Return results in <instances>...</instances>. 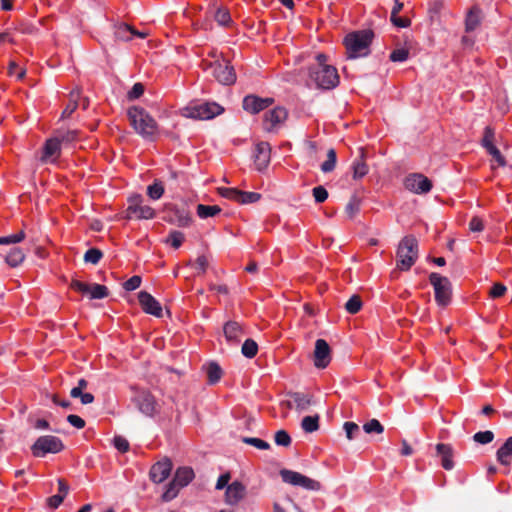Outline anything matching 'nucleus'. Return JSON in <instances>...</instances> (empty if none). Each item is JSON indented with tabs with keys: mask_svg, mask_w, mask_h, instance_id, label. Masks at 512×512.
I'll return each instance as SVG.
<instances>
[{
	"mask_svg": "<svg viewBox=\"0 0 512 512\" xmlns=\"http://www.w3.org/2000/svg\"><path fill=\"white\" fill-rule=\"evenodd\" d=\"M64 449L62 440L56 436H40L31 446L32 454L35 457H43L47 453H59Z\"/></svg>",
	"mask_w": 512,
	"mask_h": 512,
	"instance_id": "nucleus-9",
	"label": "nucleus"
},
{
	"mask_svg": "<svg viewBox=\"0 0 512 512\" xmlns=\"http://www.w3.org/2000/svg\"><path fill=\"white\" fill-rule=\"evenodd\" d=\"M67 421L77 429H83L86 425L85 421L80 416L75 414L68 415Z\"/></svg>",
	"mask_w": 512,
	"mask_h": 512,
	"instance_id": "nucleus-63",
	"label": "nucleus"
},
{
	"mask_svg": "<svg viewBox=\"0 0 512 512\" xmlns=\"http://www.w3.org/2000/svg\"><path fill=\"white\" fill-rule=\"evenodd\" d=\"M287 118V111L283 107H276L264 116L265 129L271 131L276 125L282 123Z\"/></svg>",
	"mask_w": 512,
	"mask_h": 512,
	"instance_id": "nucleus-21",
	"label": "nucleus"
},
{
	"mask_svg": "<svg viewBox=\"0 0 512 512\" xmlns=\"http://www.w3.org/2000/svg\"><path fill=\"white\" fill-rule=\"evenodd\" d=\"M373 37L374 33L372 30H360L347 34L343 41L347 59L367 56Z\"/></svg>",
	"mask_w": 512,
	"mask_h": 512,
	"instance_id": "nucleus-2",
	"label": "nucleus"
},
{
	"mask_svg": "<svg viewBox=\"0 0 512 512\" xmlns=\"http://www.w3.org/2000/svg\"><path fill=\"white\" fill-rule=\"evenodd\" d=\"M343 428L349 440L354 439L360 433V427L354 422H345Z\"/></svg>",
	"mask_w": 512,
	"mask_h": 512,
	"instance_id": "nucleus-54",
	"label": "nucleus"
},
{
	"mask_svg": "<svg viewBox=\"0 0 512 512\" xmlns=\"http://www.w3.org/2000/svg\"><path fill=\"white\" fill-rule=\"evenodd\" d=\"M430 284L434 288L435 301L439 306L445 307L451 302L452 285L450 280L436 272L429 275Z\"/></svg>",
	"mask_w": 512,
	"mask_h": 512,
	"instance_id": "nucleus-5",
	"label": "nucleus"
},
{
	"mask_svg": "<svg viewBox=\"0 0 512 512\" xmlns=\"http://www.w3.org/2000/svg\"><path fill=\"white\" fill-rule=\"evenodd\" d=\"M241 352L246 358H254L258 352V345L253 339H246L242 345Z\"/></svg>",
	"mask_w": 512,
	"mask_h": 512,
	"instance_id": "nucleus-39",
	"label": "nucleus"
},
{
	"mask_svg": "<svg viewBox=\"0 0 512 512\" xmlns=\"http://www.w3.org/2000/svg\"><path fill=\"white\" fill-rule=\"evenodd\" d=\"M331 361V349L324 339H317L314 349V365L317 368H326Z\"/></svg>",
	"mask_w": 512,
	"mask_h": 512,
	"instance_id": "nucleus-14",
	"label": "nucleus"
},
{
	"mask_svg": "<svg viewBox=\"0 0 512 512\" xmlns=\"http://www.w3.org/2000/svg\"><path fill=\"white\" fill-rule=\"evenodd\" d=\"M24 239H25V232L23 230H21L16 234L0 237V245L16 244V243L21 242Z\"/></svg>",
	"mask_w": 512,
	"mask_h": 512,
	"instance_id": "nucleus-48",
	"label": "nucleus"
},
{
	"mask_svg": "<svg viewBox=\"0 0 512 512\" xmlns=\"http://www.w3.org/2000/svg\"><path fill=\"white\" fill-rule=\"evenodd\" d=\"M261 199V194L257 192H240L239 204H250L255 203Z\"/></svg>",
	"mask_w": 512,
	"mask_h": 512,
	"instance_id": "nucleus-51",
	"label": "nucleus"
},
{
	"mask_svg": "<svg viewBox=\"0 0 512 512\" xmlns=\"http://www.w3.org/2000/svg\"><path fill=\"white\" fill-rule=\"evenodd\" d=\"M141 281L140 276L134 275L123 284V287L127 291H133L141 285Z\"/></svg>",
	"mask_w": 512,
	"mask_h": 512,
	"instance_id": "nucleus-58",
	"label": "nucleus"
},
{
	"mask_svg": "<svg viewBox=\"0 0 512 512\" xmlns=\"http://www.w3.org/2000/svg\"><path fill=\"white\" fill-rule=\"evenodd\" d=\"M240 192H241V190H239L237 188H227V187L218 188V193L222 197L229 199V200H233L237 203H239Z\"/></svg>",
	"mask_w": 512,
	"mask_h": 512,
	"instance_id": "nucleus-45",
	"label": "nucleus"
},
{
	"mask_svg": "<svg viewBox=\"0 0 512 512\" xmlns=\"http://www.w3.org/2000/svg\"><path fill=\"white\" fill-rule=\"evenodd\" d=\"M114 446L115 448L122 452V453H125L129 450V443L128 441L122 437V436H116L114 437Z\"/></svg>",
	"mask_w": 512,
	"mask_h": 512,
	"instance_id": "nucleus-60",
	"label": "nucleus"
},
{
	"mask_svg": "<svg viewBox=\"0 0 512 512\" xmlns=\"http://www.w3.org/2000/svg\"><path fill=\"white\" fill-rule=\"evenodd\" d=\"M486 151L492 156L493 160L498 164V166L503 167L506 165L504 156L496 146L488 147Z\"/></svg>",
	"mask_w": 512,
	"mask_h": 512,
	"instance_id": "nucleus-56",
	"label": "nucleus"
},
{
	"mask_svg": "<svg viewBox=\"0 0 512 512\" xmlns=\"http://www.w3.org/2000/svg\"><path fill=\"white\" fill-rule=\"evenodd\" d=\"M80 101V91L73 90L69 95V103L62 112V117H69L78 107Z\"/></svg>",
	"mask_w": 512,
	"mask_h": 512,
	"instance_id": "nucleus-29",
	"label": "nucleus"
},
{
	"mask_svg": "<svg viewBox=\"0 0 512 512\" xmlns=\"http://www.w3.org/2000/svg\"><path fill=\"white\" fill-rule=\"evenodd\" d=\"M469 229L472 232H481L484 229V224L481 218L474 216L469 222Z\"/></svg>",
	"mask_w": 512,
	"mask_h": 512,
	"instance_id": "nucleus-64",
	"label": "nucleus"
},
{
	"mask_svg": "<svg viewBox=\"0 0 512 512\" xmlns=\"http://www.w3.org/2000/svg\"><path fill=\"white\" fill-rule=\"evenodd\" d=\"M337 162L336 151L331 148L327 152V159L321 164V170L324 173H329L335 169Z\"/></svg>",
	"mask_w": 512,
	"mask_h": 512,
	"instance_id": "nucleus-36",
	"label": "nucleus"
},
{
	"mask_svg": "<svg viewBox=\"0 0 512 512\" xmlns=\"http://www.w3.org/2000/svg\"><path fill=\"white\" fill-rule=\"evenodd\" d=\"M309 77L320 89H333L339 84V75L334 66L310 67Z\"/></svg>",
	"mask_w": 512,
	"mask_h": 512,
	"instance_id": "nucleus-4",
	"label": "nucleus"
},
{
	"mask_svg": "<svg viewBox=\"0 0 512 512\" xmlns=\"http://www.w3.org/2000/svg\"><path fill=\"white\" fill-rule=\"evenodd\" d=\"M224 108L216 102H200L190 104L186 108L187 116L199 120H210L221 113Z\"/></svg>",
	"mask_w": 512,
	"mask_h": 512,
	"instance_id": "nucleus-7",
	"label": "nucleus"
},
{
	"mask_svg": "<svg viewBox=\"0 0 512 512\" xmlns=\"http://www.w3.org/2000/svg\"><path fill=\"white\" fill-rule=\"evenodd\" d=\"M288 396L293 401L294 408L299 412L307 411L311 405L315 404L313 396L308 393L289 392Z\"/></svg>",
	"mask_w": 512,
	"mask_h": 512,
	"instance_id": "nucleus-23",
	"label": "nucleus"
},
{
	"mask_svg": "<svg viewBox=\"0 0 512 512\" xmlns=\"http://www.w3.org/2000/svg\"><path fill=\"white\" fill-rule=\"evenodd\" d=\"M352 169L354 179L363 178L368 173L369 169L365 162L364 148H359V157L353 162Z\"/></svg>",
	"mask_w": 512,
	"mask_h": 512,
	"instance_id": "nucleus-26",
	"label": "nucleus"
},
{
	"mask_svg": "<svg viewBox=\"0 0 512 512\" xmlns=\"http://www.w3.org/2000/svg\"><path fill=\"white\" fill-rule=\"evenodd\" d=\"M404 186L415 194H426L432 189V182L423 174L414 173L405 178Z\"/></svg>",
	"mask_w": 512,
	"mask_h": 512,
	"instance_id": "nucleus-12",
	"label": "nucleus"
},
{
	"mask_svg": "<svg viewBox=\"0 0 512 512\" xmlns=\"http://www.w3.org/2000/svg\"><path fill=\"white\" fill-rule=\"evenodd\" d=\"M195 474L190 467H180L176 470L173 480L177 482L178 486H187L194 478Z\"/></svg>",
	"mask_w": 512,
	"mask_h": 512,
	"instance_id": "nucleus-27",
	"label": "nucleus"
},
{
	"mask_svg": "<svg viewBox=\"0 0 512 512\" xmlns=\"http://www.w3.org/2000/svg\"><path fill=\"white\" fill-rule=\"evenodd\" d=\"M319 415L305 416L301 421L302 429L307 433L315 432L319 429Z\"/></svg>",
	"mask_w": 512,
	"mask_h": 512,
	"instance_id": "nucleus-32",
	"label": "nucleus"
},
{
	"mask_svg": "<svg viewBox=\"0 0 512 512\" xmlns=\"http://www.w3.org/2000/svg\"><path fill=\"white\" fill-rule=\"evenodd\" d=\"M316 203H323L328 198V191L323 186H316L312 190Z\"/></svg>",
	"mask_w": 512,
	"mask_h": 512,
	"instance_id": "nucleus-57",
	"label": "nucleus"
},
{
	"mask_svg": "<svg viewBox=\"0 0 512 512\" xmlns=\"http://www.w3.org/2000/svg\"><path fill=\"white\" fill-rule=\"evenodd\" d=\"M138 300L145 313L151 314L155 317H162V306L150 293L147 291H140L138 293Z\"/></svg>",
	"mask_w": 512,
	"mask_h": 512,
	"instance_id": "nucleus-17",
	"label": "nucleus"
},
{
	"mask_svg": "<svg viewBox=\"0 0 512 512\" xmlns=\"http://www.w3.org/2000/svg\"><path fill=\"white\" fill-rule=\"evenodd\" d=\"M164 213L163 219L172 225L185 228L192 223L191 213L185 206L168 203L164 206Z\"/></svg>",
	"mask_w": 512,
	"mask_h": 512,
	"instance_id": "nucleus-8",
	"label": "nucleus"
},
{
	"mask_svg": "<svg viewBox=\"0 0 512 512\" xmlns=\"http://www.w3.org/2000/svg\"><path fill=\"white\" fill-rule=\"evenodd\" d=\"M409 57V50L406 48L395 49L391 52L389 59L392 62H404Z\"/></svg>",
	"mask_w": 512,
	"mask_h": 512,
	"instance_id": "nucleus-53",
	"label": "nucleus"
},
{
	"mask_svg": "<svg viewBox=\"0 0 512 512\" xmlns=\"http://www.w3.org/2000/svg\"><path fill=\"white\" fill-rule=\"evenodd\" d=\"M129 205L126 209L127 219H153L155 217V210L149 205L143 204V197L141 195H134L128 199Z\"/></svg>",
	"mask_w": 512,
	"mask_h": 512,
	"instance_id": "nucleus-11",
	"label": "nucleus"
},
{
	"mask_svg": "<svg viewBox=\"0 0 512 512\" xmlns=\"http://www.w3.org/2000/svg\"><path fill=\"white\" fill-rule=\"evenodd\" d=\"M274 441L278 446L289 447L291 445V437L285 430H278L275 433Z\"/></svg>",
	"mask_w": 512,
	"mask_h": 512,
	"instance_id": "nucleus-47",
	"label": "nucleus"
},
{
	"mask_svg": "<svg viewBox=\"0 0 512 512\" xmlns=\"http://www.w3.org/2000/svg\"><path fill=\"white\" fill-rule=\"evenodd\" d=\"M473 439L479 444H488L493 441L494 433L490 430L480 431L474 434Z\"/></svg>",
	"mask_w": 512,
	"mask_h": 512,
	"instance_id": "nucleus-52",
	"label": "nucleus"
},
{
	"mask_svg": "<svg viewBox=\"0 0 512 512\" xmlns=\"http://www.w3.org/2000/svg\"><path fill=\"white\" fill-rule=\"evenodd\" d=\"M497 461L504 466L512 463V436L507 438L504 444L496 452Z\"/></svg>",
	"mask_w": 512,
	"mask_h": 512,
	"instance_id": "nucleus-25",
	"label": "nucleus"
},
{
	"mask_svg": "<svg viewBox=\"0 0 512 512\" xmlns=\"http://www.w3.org/2000/svg\"><path fill=\"white\" fill-rule=\"evenodd\" d=\"M171 470L172 462L170 459L165 458L151 467L149 472L150 479L155 483H162L169 477Z\"/></svg>",
	"mask_w": 512,
	"mask_h": 512,
	"instance_id": "nucleus-19",
	"label": "nucleus"
},
{
	"mask_svg": "<svg viewBox=\"0 0 512 512\" xmlns=\"http://www.w3.org/2000/svg\"><path fill=\"white\" fill-rule=\"evenodd\" d=\"M134 28L128 24H121L115 29V38L120 41H130L133 38Z\"/></svg>",
	"mask_w": 512,
	"mask_h": 512,
	"instance_id": "nucleus-33",
	"label": "nucleus"
},
{
	"mask_svg": "<svg viewBox=\"0 0 512 512\" xmlns=\"http://www.w3.org/2000/svg\"><path fill=\"white\" fill-rule=\"evenodd\" d=\"M279 473L283 482L290 485L299 486L310 491H319L321 489L319 481L311 479L299 472L289 469H281Z\"/></svg>",
	"mask_w": 512,
	"mask_h": 512,
	"instance_id": "nucleus-10",
	"label": "nucleus"
},
{
	"mask_svg": "<svg viewBox=\"0 0 512 512\" xmlns=\"http://www.w3.org/2000/svg\"><path fill=\"white\" fill-rule=\"evenodd\" d=\"M396 266L402 271H408L418 259V241L412 236H405L399 243Z\"/></svg>",
	"mask_w": 512,
	"mask_h": 512,
	"instance_id": "nucleus-3",
	"label": "nucleus"
},
{
	"mask_svg": "<svg viewBox=\"0 0 512 512\" xmlns=\"http://www.w3.org/2000/svg\"><path fill=\"white\" fill-rule=\"evenodd\" d=\"M480 24V11L476 8H472L465 21L466 31L475 30Z\"/></svg>",
	"mask_w": 512,
	"mask_h": 512,
	"instance_id": "nucleus-34",
	"label": "nucleus"
},
{
	"mask_svg": "<svg viewBox=\"0 0 512 512\" xmlns=\"http://www.w3.org/2000/svg\"><path fill=\"white\" fill-rule=\"evenodd\" d=\"M215 20L222 26L228 25L231 22L229 10L223 7L218 8L215 12Z\"/></svg>",
	"mask_w": 512,
	"mask_h": 512,
	"instance_id": "nucleus-49",
	"label": "nucleus"
},
{
	"mask_svg": "<svg viewBox=\"0 0 512 512\" xmlns=\"http://www.w3.org/2000/svg\"><path fill=\"white\" fill-rule=\"evenodd\" d=\"M185 240V236L181 231H170L165 243H169L174 249H178Z\"/></svg>",
	"mask_w": 512,
	"mask_h": 512,
	"instance_id": "nucleus-41",
	"label": "nucleus"
},
{
	"mask_svg": "<svg viewBox=\"0 0 512 512\" xmlns=\"http://www.w3.org/2000/svg\"><path fill=\"white\" fill-rule=\"evenodd\" d=\"M144 93V85L142 83H135L132 89L128 92V98L134 100L142 96Z\"/></svg>",
	"mask_w": 512,
	"mask_h": 512,
	"instance_id": "nucleus-59",
	"label": "nucleus"
},
{
	"mask_svg": "<svg viewBox=\"0 0 512 512\" xmlns=\"http://www.w3.org/2000/svg\"><path fill=\"white\" fill-rule=\"evenodd\" d=\"M102 257H103V253L100 249L90 248L85 252L83 259L86 263H91V264L96 265L99 263V261L102 259Z\"/></svg>",
	"mask_w": 512,
	"mask_h": 512,
	"instance_id": "nucleus-42",
	"label": "nucleus"
},
{
	"mask_svg": "<svg viewBox=\"0 0 512 512\" xmlns=\"http://www.w3.org/2000/svg\"><path fill=\"white\" fill-rule=\"evenodd\" d=\"M133 401L139 411L146 416L153 417L157 412V402L155 397L147 390L138 391Z\"/></svg>",
	"mask_w": 512,
	"mask_h": 512,
	"instance_id": "nucleus-13",
	"label": "nucleus"
},
{
	"mask_svg": "<svg viewBox=\"0 0 512 512\" xmlns=\"http://www.w3.org/2000/svg\"><path fill=\"white\" fill-rule=\"evenodd\" d=\"M361 199L356 195H352L345 207V213L349 218H353L360 210Z\"/></svg>",
	"mask_w": 512,
	"mask_h": 512,
	"instance_id": "nucleus-38",
	"label": "nucleus"
},
{
	"mask_svg": "<svg viewBox=\"0 0 512 512\" xmlns=\"http://www.w3.org/2000/svg\"><path fill=\"white\" fill-rule=\"evenodd\" d=\"M208 383L213 385L219 382L222 377V369L216 362H211L206 368Z\"/></svg>",
	"mask_w": 512,
	"mask_h": 512,
	"instance_id": "nucleus-30",
	"label": "nucleus"
},
{
	"mask_svg": "<svg viewBox=\"0 0 512 512\" xmlns=\"http://www.w3.org/2000/svg\"><path fill=\"white\" fill-rule=\"evenodd\" d=\"M242 442H244L245 444L254 446L255 448L260 449V450H268V449H270V444L268 442L260 439V438L243 437L242 438Z\"/></svg>",
	"mask_w": 512,
	"mask_h": 512,
	"instance_id": "nucleus-46",
	"label": "nucleus"
},
{
	"mask_svg": "<svg viewBox=\"0 0 512 512\" xmlns=\"http://www.w3.org/2000/svg\"><path fill=\"white\" fill-rule=\"evenodd\" d=\"M196 210L197 215L202 219L214 217L221 212V208L218 205L209 206L204 204H198Z\"/></svg>",
	"mask_w": 512,
	"mask_h": 512,
	"instance_id": "nucleus-31",
	"label": "nucleus"
},
{
	"mask_svg": "<svg viewBox=\"0 0 512 512\" xmlns=\"http://www.w3.org/2000/svg\"><path fill=\"white\" fill-rule=\"evenodd\" d=\"M437 455L441 458V465L445 470H451L454 467V450L450 444L439 443L436 445Z\"/></svg>",
	"mask_w": 512,
	"mask_h": 512,
	"instance_id": "nucleus-22",
	"label": "nucleus"
},
{
	"mask_svg": "<svg viewBox=\"0 0 512 512\" xmlns=\"http://www.w3.org/2000/svg\"><path fill=\"white\" fill-rule=\"evenodd\" d=\"M362 308L361 297L357 294L351 296L345 304V309L349 314H356Z\"/></svg>",
	"mask_w": 512,
	"mask_h": 512,
	"instance_id": "nucleus-40",
	"label": "nucleus"
},
{
	"mask_svg": "<svg viewBox=\"0 0 512 512\" xmlns=\"http://www.w3.org/2000/svg\"><path fill=\"white\" fill-rule=\"evenodd\" d=\"M181 487L178 486L177 482H175L174 480H172L166 487V490L165 492L162 494V500L164 502H169L171 501L172 499H174L178 493H179V489Z\"/></svg>",
	"mask_w": 512,
	"mask_h": 512,
	"instance_id": "nucleus-43",
	"label": "nucleus"
},
{
	"mask_svg": "<svg viewBox=\"0 0 512 512\" xmlns=\"http://www.w3.org/2000/svg\"><path fill=\"white\" fill-rule=\"evenodd\" d=\"M164 194V186L161 181L155 180L153 184L147 187V195L152 200L160 199Z\"/></svg>",
	"mask_w": 512,
	"mask_h": 512,
	"instance_id": "nucleus-37",
	"label": "nucleus"
},
{
	"mask_svg": "<svg viewBox=\"0 0 512 512\" xmlns=\"http://www.w3.org/2000/svg\"><path fill=\"white\" fill-rule=\"evenodd\" d=\"M131 126L143 139L155 141L159 128L156 120L142 107L133 106L127 111Z\"/></svg>",
	"mask_w": 512,
	"mask_h": 512,
	"instance_id": "nucleus-1",
	"label": "nucleus"
},
{
	"mask_svg": "<svg viewBox=\"0 0 512 512\" xmlns=\"http://www.w3.org/2000/svg\"><path fill=\"white\" fill-rule=\"evenodd\" d=\"M363 430L367 434H381L384 427L377 419H371L363 425Z\"/></svg>",
	"mask_w": 512,
	"mask_h": 512,
	"instance_id": "nucleus-44",
	"label": "nucleus"
},
{
	"mask_svg": "<svg viewBox=\"0 0 512 512\" xmlns=\"http://www.w3.org/2000/svg\"><path fill=\"white\" fill-rule=\"evenodd\" d=\"M274 102L273 98H260L255 95H247L243 99V109L251 114H257L260 111L268 108Z\"/></svg>",
	"mask_w": 512,
	"mask_h": 512,
	"instance_id": "nucleus-16",
	"label": "nucleus"
},
{
	"mask_svg": "<svg viewBox=\"0 0 512 512\" xmlns=\"http://www.w3.org/2000/svg\"><path fill=\"white\" fill-rule=\"evenodd\" d=\"M109 290L105 285L92 283L90 284L89 298L90 299H104L108 297Z\"/></svg>",
	"mask_w": 512,
	"mask_h": 512,
	"instance_id": "nucleus-35",
	"label": "nucleus"
},
{
	"mask_svg": "<svg viewBox=\"0 0 512 512\" xmlns=\"http://www.w3.org/2000/svg\"><path fill=\"white\" fill-rule=\"evenodd\" d=\"M246 496V487L240 481H233L225 490L224 501L227 505L236 506Z\"/></svg>",
	"mask_w": 512,
	"mask_h": 512,
	"instance_id": "nucleus-15",
	"label": "nucleus"
},
{
	"mask_svg": "<svg viewBox=\"0 0 512 512\" xmlns=\"http://www.w3.org/2000/svg\"><path fill=\"white\" fill-rule=\"evenodd\" d=\"M204 69L210 71L214 78L223 85H232L236 81L234 67L227 60L205 63Z\"/></svg>",
	"mask_w": 512,
	"mask_h": 512,
	"instance_id": "nucleus-6",
	"label": "nucleus"
},
{
	"mask_svg": "<svg viewBox=\"0 0 512 512\" xmlns=\"http://www.w3.org/2000/svg\"><path fill=\"white\" fill-rule=\"evenodd\" d=\"M494 140H495V131L493 128H491L490 126H486L485 129H484V135H483V138H482V146L487 149L488 147H492V146H495L494 145Z\"/></svg>",
	"mask_w": 512,
	"mask_h": 512,
	"instance_id": "nucleus-50",
	"label": "nucleus"
},
{
	"mask_svg": "<svg viewBox=\"0 0 512 512\" xmlns=\"http://www.w3.org/2000/svg\"><path fill=\"white\" fill-rule=\"evenodd\" d=\"M507 291V288L505 285H503L502 283H495L491 290H490V296L492 298H499L501 296H503Z\"/></svg>",
	"mask_w": 512,
	"mask_h": 512,
	"instance_id": "nucleus-61",
	"label": "nucleus"
},
{
	"mask_svg": "<svg viewBox=\"0 0 512 512\" xmlns=\"http://www.w3.org/2000/svg\"><path fill=\"white\" fill-rule=\"evenodd\" d=\"M78 137V131L77 130H69V131H66L64 133H61L59 137H57L59 140H60V143L61 142H67V143H70V142H73L77 139Z\"/></svg>",
	"mask_w": 512,
	"mask_h": 512,
	"instance_id": "nucleus-62",
	"label": "nucleus"
},
{
	"mask_svg": "<svg viewBox=\"0 0 512 512\" xmlns=\"http://www.w3.org/2000/svg\"><path fill=\"white\" fill-rule=\"evenodd\" d=\"M25 259V254L20 248H12L9 253L5 256V262L10 267H17Z\"/></svg>",
	"mask_w": 512,
	"mask_h": 512,
	"instance_id": "nucleus-28",
	"label": "nucleus"
},
{
	"mask_svg": "<svg viewBox=\"0 0 512 512\" xmlns=\"http://www.w3.org/2000/svg\"><path fill=\"white\" fill-rule=\"evenodd\" d=\"M70 288L83 295L89 296L90 284L88 283H84L79 280L73 279L70 283Z\"/></svg>",
	"mask_w": 512,
	"mask_h": 512,
	"instance_id": "nucleus-55",
	"label": "nucleus"
},
{
	"mask_svg": "<svg viewBox=\"0 0 512 512\" xmlns=\"http://www.w3.org/2000/svg\"><path fill=\"white\" fill-rule=\"evenodd\" d=\"M223 333L227 343L237 345L245 334L241 323L229 320L223 325Z\"/></svg>",
	"mask_w": 512,
	"mask_h": 512,
	"instance_id": "nucleus-18",
	"label": "nucleus"
},
{
	"mask_svg": "<svg viewBox=\"0 0 512 512\" xmlns=\"http://www.w3.org/2000/svg\"><path fill=\"white\" fill-rule=\"evenodd\" d=\"M271 146L268 142H260L256 145L254 163L257 170L266 169L270 163Z\"/></svg>",
	"mask_w": 512,
	"mask_h": 512,
	"instance_id": "nucleus-20",
	"label": "nucleus"
},
{
	"mask_svg": "<svg viewBox=\"0 0 512 512\" xmlns=\"http://www.w3.org/2000/svg\"><path fill=\"white\" fill-rule=\"evenodd\" d=\"M60 155V140L58 138L48 139L43 147L41 156L42 162H48L50 159L55 160Z\"/></svg>",
	"mask_w": 512,
	"mask_h": 512,
	"instance_id": "nucleus-24",
	"label": "nucleus"
}]
</instances>
